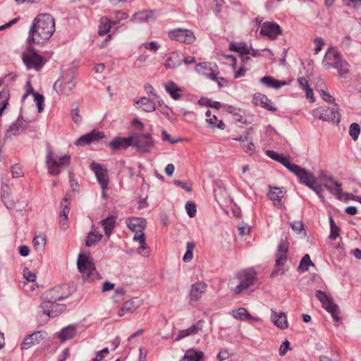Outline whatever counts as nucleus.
<instances>
[{
  "label": "nucleus",
  "instance_id": "f257e3e1",
  "mask_svg": "<svg viewBox=\"0 0 361 361\" xmlns=\"http://www.w3.org/2000/svg\"><path fill=\"white\" fill-rule=\"evenodd\" d=\"M55 31V21L48 13L38 15L30 27L27 42L41 44L46 42Z\"/></svg>",
  "mask_w": 361,
  "mask_h": 361
},
{
  "label": "nucleus",
  "instance_id": "f03ea898",
  "mask_svg": "<svg viewBox=\"0 0 361 361\" xmlns=\"http://www.w3.org/2000/svg\"><path fill=\"white\" fill-rule=\"evenodd\" d=\"M322 65L325 69L331 68L336 69L339 76L341 78H347L349 73L348 63L343 59L341 54L334 47H330L327 49Z\"/></svg>",
  "mask_w": 361,
  "mask_h": 361
},
{
  "label": "nucleus",
  "instance_id": "7ed1b4c3",
  "mask_svg": "<svg viewBox=\"0 0 361 361\" xmlns=\"http://www.w3.org/2000/svg\"><path fill=\"white\" fill-rule=\"evenodd\" d=\"M127 226L135 233L133 240L139 243L137 252L143 257L149 255V248L146 244V238L143 232L146 227V221L142 218L131 217L126 220Z\"/></svg>",
  "mask_w": 361,
  "mask_h": 361
},
{
  "label": "nucleus",
  "instance_id": "20e7f679",
  "mask_svg": "<svg viewBox=\"0 0 361 361\" xmlns=\"http://www.w3.org/2000/svg\"><path fill=\"white\" fill-rule=\"evenodd\" d=\"M256 281V272L253 269H244L232 278L228 286L235 295H240L244 290L253 286Z\"/></svg>",
  "mask_w": 361,
  "mask_h": 361
},
{
  "label": "nucleus",
  "instance_id": "39448f33",
  "mask_svg": "<svg viewBox=\"0 0 361 361\" xmlns=\"http://www.w3.org/2000/svg\"><path fill=\"white\" fill-rule=\"evenodd\" d=\"M78 269L82 274L83 280L92 281L99 278L94 263L85 254H80L77 262Z\"/></svg>",
  "mask_w": 361,
  "mask_h": 361
},
{
  "label": "nucleus",
  "instance_id": "423d86ee",
  "mask_svg": "<svg viewBox=\"0 0 361 361\" xmlns=\"http://www.w3.org/2000/svg\"><path fill=\"white\" fill-rule=\"evenodd\" d=\"M71 161V157L63 155L61 157L54 156L51 151H49L47 155L46 164L49 173L52 176H57L61 173L60 168L68 166Z\"/></svg>",
  "mask_w": 361,
  "mask_h": 361
},
{
  "label": "nucleus",
  "instance_id": "0eeeda50",
  "mask_svg": "<svg viewBox=\"0 0 361 361\" xmlns=\"http://www.w3.org/2000/svg\"><path fill=\"white\" fill-rule=\"evenodd\" d=\"M314 117L325 121L338 123L341 121V114L338 104H334L332 108L318 107L312 111Z\"/></svg>",
  "mask_w": 361,
  "mask_h": 361
},
{
  "label": "nucleus",
  "instance_id": "6e6552de",
  "mask_svg": "<svg viewBox=\"0 0 361 361\" xmlns=\"http://www.w3.org/2000/svg\"><path fill=\"white\" fill-rule=\"evenodd\" d=\"M67 297L66 286L65 285L56 286L44 293L43 298L44 301L41 305V307H48L49 303H56L57 301L63 300Z\"/></svg>",
  "mask_w": 361,
  "mask_h": 361
},
{
  "label": "nucleus",
  "instance_id": "1a4fd4ad",
  "mask_svg": "<svg viewBox=\"0 0 361 361\" xmlns=\"http://www.w3.org/2000/svg\"><path fill=\"white\" fill-rule=\"evenodd\" d=\"M316 297L322 303V307L331 314L334 320L339 322L341 319L339 307L334 302L332 298L322 290H317Z\"/></svg>",
  "mask_w": 361,
  "mask_h": 361
},
{
  "label": "nucleus",
  "instance_id": "9d476101",
  "mask_svg": "<svg viewBox=\"0 0 361 361\" xmlns=\"http://www.w3.org/2000/svg\"><path fill=\"white\" fill-rule=\"evenodd\" d=\"M23 61L27 69L39 71L45 63V59L32 49H28L23 54Z\"/></svg>",
  "mask_w": 361,
  "mask_h": 361
},
{
  "label": "nucleus",
  "instance_id": "9b49d317",
  "mask_svg": "<svg viewBox=\"0 0 361 361\" xmlns=\"http://www.w3.org/2000/svg\"><path fill=\"white\" fill-rule=\"evenodd\" d=\"M132 146L141 152H149L154 147V141L150 134L135 133L132 136Z\"/></svg>",
  "mask_w": 361,
  "mask_h": 361
},
{
  "label": "nucleus",
  "instance_id": "f8f14e48",
  "mask_svg": "<svg viewBox=\"0 0 361 361\" xmlns=\"http://www.w3.org/2000/svg\"><path fill=\"white\" fill-rule=\"evenodd\" d=\"M171 39L180 43L191 44L196 40V37L192 31L188 29L176 28L169 32Z\"/></svg>",
  "mask_w": 361,
  "mask_h": 361
},
{
  "label": "nucleus",
  "instance_id": "ddd939ff",
  "mask_svg": "<svg viewBox=\"0 0 361 361\" xmlns=\"http://www.w3.org/2000/svg\"><path fill=\"white\" fill-rule=\"evenodd\" d=\"M75 86V81L73 76L62 77L54 84V89L60 94L70 95Z\"/></svg>",
  "mask_w": 361,
  "mask_h": 361
},
{
  "label": "nucleus",
  "instance_id": "4468645a",
  "mask_svg": "<svg viewBox=\"0 0 361 361\" xmlns=\"http://www.w3.org/2000/svg\"><path fill=\"white\" fill-rule=\"evenodd\" d=\"M90 169L95 174L98 183L100 184L102 189H107L109 185V176L106 169L100 164L92 162Z\"/></svg>",
  "mask_w": 361,
  "mask_h": 361
},
{
  "label": "nucleus",
  "instance_id": "2eb2a0df",
  "mask_svg": "<svg viewBox=\"0 0 361 361\" xmlns=\"http://www.w3.org/2000/svg\"><path fill=\"white\" fill-rule=\"evenodd\" d=\"M207 290V285L203 281H197L191 286L189 300L190 303L193 305L197 302Z\"/></svg>",
  "mask_w": 361,
  "mask_h": 361
},
{
  "label": "nucleus",
  "instance_id": "dca6fc26",
  "mask_svg": "<svg viewBox=\"0 0 361 361\" xmlns=\"http://www.w3.org/2000/svg\"><path fill=\"white\" fill-rule=\"evenodd\" d=\"M47 336L45 331H37L27 336L21 343L22 349H28L39 344Z\"/></svg>",
  "mask_w": 361,
  "mask_h": 361
},
{
  "label": "nucleus",
  "instance_id": "f3484780",
  "mask_svg": "<svg viewBox=\"0 0 361 361\" xmlns=\"http://www.w3.org/2000/svg\"><path fill=\"white\" fill-rule=\"evenodd\" d=\"M27 126V122L23 118L19 117L9 126L6 132V137H11L12 136L17 135L25 130Z\"/></svg>",
  "mask_w": 361,
  "mask_h": 361
},
{
  "label": "nucleus",
  "instance_id": "a211bd4d",
  "mask_svg": "<svg viewBox=\"0 0 361 361\" xmlns=\"http://www.w3.org/2000/svg\"><path fill=\"white\" fill-rule=\"evenodd\" d=\"M135 106L146 112H153L157 109V98L142 97L135 102Z\"/></svg>",
  "mask_w": 361,
  "mask_h": 361
},
{
  "label": "nucleus",
  "instance_id": "6ab92c4d",
  "mask_svg": "<svg viewBox=\"0 0 361 361\" xmlns=\"http://www.w3.org/2000/svg\"><path fill=\"white\" fill-rule=\"evenodd\" d=\"M104 137V135L103 133L94 130L90 133L81 136L76 140L75 144L77 146H85L86 145L90 144L91 142L98 141Z\"/></svg>",
  "mask_w": 361,
  "mask_h": 361
},
{
  "label": "nucleus",
  "instance_id": "aec40b11",
  "mask_svg": "<svg viewBox=\"0 0 361 361\" xmlns=\"http://www.w3.org/2000/svg\"><path fill=\"white\" fill-rule=\"evenodd\" d=\"M260 34L267 36L270 39H275L281 34V28L276 23L266 22L261 27Z\"/></svg>",
  "mask_w": 361,
  "mask_h": 361
},
{
  "label": "nucleus",
  "instance_id": "412c9836",
  "mask_svg": "<svg viewBox=\"0 0 361 361\" xmlns=\"http://www.w3.org/2000/svg\"><path fill=\"white\" fill-rule=\"evenodd\" d=\"M289 243L286 240H282L278 246L276 252V266H283L287 260V252L288 250Z\"/></svg>",
  "mask_w": 361,
  "mask_h": 361
},
{
  "label": "nucleus",
  "instance_id": "4be33fe9",
  "mask_svg": "<svg viewBox=\"0 0 361 361\" xmlns=\"http://www.w3.org/2000/svg\"><path fill=\"white\" fill-rule=\"evenodd\" d=\"M109 146L113 151L126 149L132 146V137H116L109 142Z\"/></svg>",
  "mask_w": 361,
  "mask_h": 361
},
{
  "label": "nucleus",
  "instance_id": "5701e85b",
  "mask_svg": "<svg viewBox=\"0 0 361 361\" xmlns=\"http://www.w3.org/2000/svg\"><path fill=\"white\" fill-rule=\"evenodd\" d=\"M203 323L204 322L202 320H200L197 323L192 324L188 329L180 331L176 340L180 341L187 336L197 334L200 331H202Z\"/></svg>",
  "mask_w": 361,
  "mask_h": 361
},
{
  "label": "nucleus",
  "instance_id": "b1692460",
  "mask_svg": "<svg viewBox=\"0 0 361 361\" xmlns=\"http://www.w3.org/2000/svg\"><path fill=\"white\" fill-rule=\"evenodd\" d=\"M166 92L175 100L181 98L183 90L173 81L170 80L164 84Z\"/></svg>",
  "mask_w": 361,
  "mask_h": 361
},
{
  "label": "nucleus",
  "instance_id": "393cba45",
  "mask_svg": "<svg viewBox=\"0 0 361 361\" xmlns=\"http://www.w3.org/2000/svg\"><path fill=\"white\" fill-rule=\"evenodd\" d=\"M156 19V16L154 11H142L135 13L131 20L137 23H149L153 21Z\"/></svg>",
  "mask_w": 361,
  "mask_h": 361
},
{
  "label": "nucleus",
  "instance_id": "a878e982",
  "mask_svg": "<svg viewBox=\"0 0 361 361\" xmlns=\"http://www.w3.org/2000/svg\"><path fill=\"white\" fill-rule=\"evenodd\" d=\"M252 102L255 104L263 107L269 111L276 110V108L272 105L271 102L264 94L260 93L254 94Z\"/></svg>",
  "mask_w": 361,
  "mask_h": 361
},
{
  "label": "nucleus",
  "instance_id": "bb28decb",
  "mask_svg": "<svg viewBox=\"0 0 361 361\" xmlns=\"http://www.w3.org/2000/svg\"><path fill=\"white\" fill-rule=\"evenodd\" d=\"M103 238V235L99 231L94 225L92 226L91 231L88 233L85 244L87 247L96 245Z\"/></svg>",
  "mask_w": 361,
  "mask_h": 361
},
{
  "label": "nucleus",
  "instance_id": "cd10ccee",
  "mask_svg": "<svg viewBox=\"0 0 361 361\" xmlns=\"http://www.w3.org/2000/svg\"><path fill=\"white\" fill-rule=\"evenodd\" d=\"M271 319L274 324L281 329L288 328V321L284 312H277L274 310H271Z\"/></svg>",
  "mask_w": 361,
  "mask_h": 361
},
{
  "label": "nucleus",
  "instance_id": "c85d7f7f",
  "mask_svg": "<svg viewBox=\"0 0 361 361\" xmlns=\"http://www.w3.org/2000/svg\"><path fill=\"white\" fill-rule=\"evenodd\" d=\"M42 309L43 313L48 316L49 318H51L55 317L59 314L63 312L66 309V306L64 305L57 304L56 302L49 303V305H48V307Z\"/></svg>",
  "mask_w": 361,
  "mask_h": 361
},
{
  "label": "nucleus",
  "instance_id": "c756f323",
  "mask_svg": "<svg viewBox=\"0 0 361 361\" xmlns=\"http://www.w3.org/2000/svg\"><path fill=\"white\" fill-rule=\"evenodd\" d=\"M76 326L68 325L66 327L62 329L60 332L58 333L57 337L61 342H64L67 340H70L74 338L76 335Z\"/></svg>",
  "mask_w": 361,
  "mask_h": 361
},
{
  "label": "nucleus",
  "instance_id": "7c9ffc66",
  "mask_svg": "<svg viewBox=\"0 0 361 361\" xmlns=\"http://www.w3.org/2000/svg\"><path fill=\"white\" fill-rule=\"evenodd\" d=\"M297 177L301 183L305 184L308 188L312 186L317 180L316 177L311 172L305 170L303 168L298 174Z\"/></svg>",
  "mask_w": 361,
  "mask_h": 361
},
{
  "label": "nucleus",
  "instance_id": "2f4dec72",
  "mask_svg": "<svg viewBox=\"0 0 361 361\" xmlns=\"http://www.w3.org/2000/svg\"><path fill=\"white\" fill-rule=\"evenodd\" d=\"M116 217L114 215H110L106 219L100 221L101 225L103 226L105 235L109 239L116 225Z\"/></svg>",
  "mask_w": 361,
  "mask_h": 361
},
{
  "label": "nucleus",
  "instance_id": "473e14b6",
  "mask_svg": "<svg viewBox=\"0 0 361 361\" xmlns=\"http://www.w3.org/2000/svg\"><path fill=\"white\" fill-rule=\"evenodd\" d=\"M140 303L135 299H131L126 302L120 308L118 315L121 317L126 313H132L138 308Z\"/></svg>",
  "mask_w": 361,
  "mask_h": 361
},
{
  "label": "nucleus",
  "instance_id": "72a5a7b5",
  "mask_svg": "<svg viewBox=\"0 0 361 361\" xmlns=\"http://www.w3.org/2000/svg\"><path fill=\"white\" fill-rule=\"evenodd\" d=\"M183 55L177 52H172L166 59L165 67L166 68H175L181 65Z\"/></svg>",
  "mask_w": 361,
  "mask_h": 361
},
{
  "label": "nucleus",
  "instance_id": "f704fd0d",
  "mask_svg": "<svg viewBox=\"0 0 361 361\" xmlns=\"http://www.w3.org/2000/svg\"><path fill=\"white\" fill-rule=\"evenodd\" d=\"M204 354L202 351L197 350L193 348L186 350L183 360L187 361H204Z\"/></svg>",
  "mask_w": 361,
  "mask_h": 361
},
{
  "label": "nucleus",
  "instance_id": "c9c22d12",
  "mask_svg": "<svg viewBox=\"0 0 361 361\" xmlns=\"http://www.w3.org/2000/svg\"><path fill=\"white\" fill-rule=\"evenodd\" d=\"M233 316L241 320H250L254 322H260L261 319L258 317H252L247 310L243 307H240L233 312Z\"/></svg>",
  "mask_w": 361,
  "mask_h": 361
},
{
  "label": "nucleus",
  "instance_id": "e433bc0d",
  "mask_svg": "<svg viewBox=\"0 0 361 361\" xmlns=\"http://www.w3.org/2000/svg\"><path fill=\"white\" fill-rule=\"evenodd\" d=\"M286 191L283 188H271L269 193L270 200L274 201L275 206H279L281 204V198L284 196Z\"/></svg>",
  "mask_w": 361,
  "mask_h": 361
},
{
  "label": "nucleus",
  "instance_id": "4c0bfd02",
  "mask_svg": "<svg viewBox=\"0 0 361 361\" xmlns=\"http://www.w3.org/2000/svg\"><path fill=\"white\" fill-rule=\"evenodd\" d=\"M116 25V23L110 20L107 17L103 16L100 18V24L99 26V35H104L108 33L111 27Z\"/></svg>",
  "mask_w": 361,
  "mask_h": 361
},
{
  "label": "nucleus",
  "instance_id": "58836bf2",
  "mask_svg": "<svg viewBox=\"0 0 361 361\" xmlns=\"http://www.w3.org/2000/svg\"><path fill=\"white\" fill-rule=\"evenodd\" d=\"M261 82L269 87L279 89L286 85V81H280L271 76H264L261 78Z\"/></svg>",
  "mask_w": 361,
  "mask_h": 361
},
{
  "label": "nucleus",
  "instance_id": "ea45409f",
  "mask_svg": "<svg viewBox=\"0 0 361 361\" xmlns=\"http://www.w3.org/2000/svg\"><path fill=\"white\" fill-rule=\"evenodd\" d=\"M205 115L207 117V122L210 125L211 127H217L219 129H224V123L221 120H218L217 117L215 115H213L212 116L210 110H207L205 113Z\"/></svg>",
  "mask_w": 361,
  "mask_h": 361
},
{
  "label": "nucleus",
  "instance_id": "a19ab883",
  "mask_svg": "<svg viewBox=\"0 0 361 361\" xmlns=\"http://www.w3.org/2000/svg\"><path fill=\"white\" fill-rule=\"evenodd\" d=\"M195 70L199 73H201L212 80H217L216 75L214 71H211V68L208 70L204 64H197L195 67Z\"/></svg>",
  "mask_w": 361,
  "mask_h": 361
},
{
  "label": "nucleus",
  "instance_id": "79ce46f5",
  "mask_svg": "<svg viewBox=\"0 0 361 361\" xmlns=\"http://www.w3.org/2000/svg\"><path fill=\"white\" fill-rule=\"evenodd\" d=\"M9 92L8 90H3L0 92V117L2 116L4 110L8 105Z\"/></svg>",
  "mask_w": 361,
  "mask_h": 361
},
{
  "label": "nucleus",
  "instance_id": "37998d69",
  "mask_svg": "<svg viewBox=\"0 0 361 361\" xmlns=\"http://www.w3.org/2000/svg\"><path fill=\"white\" fill-rule=\"evenodd\" d=\"M46 237L43 234L35 235L33 238V247L36 251L43 250L46 245Z\"/></svg>",
  "mask_w": 361,
  "mask_h": 361
},
{
  "label": "nucleus",
  "instance_id": "c03bdc74",
  "mask_svg": "<svg viewBox=\"0 0 361 361\" xmlns=\"http://www.w3.org/2000/svg\"><path fill=\"white\" fill-rule=\"evenodd\" d=\"M230 49L238 52L241 55H247L250 53V47L245 43H232L230 46Z\"/></svg>",
  "mask_w": 361,
  "mask_h": 361
},
{
  "label": "nucleus",
  "instance_id": "a18cd8bd",
  "mask_svg": "<svg viewBox=\"0 0 361 361\" xmlns=\"http://www.w3.org/2000/svg\"><path fill=\"white\" fill-rule=\"evenodd\" d=\"M329 180L331 181L332 184H324V186L332 194L337 196L341 195V184H339L337 181L333 180L332 178H329Z\"/></svg>",
  "mask_w": 361,
  "mask_h": 361
},
{
  "label": "nucleus",
  "instance_id": "49530a36",
  "mask_svg": "<svg viewBox=\"0 0 361 361\" xmlns=\"http://www.w3.org/2000/svg\"><path fill=\"white\" fill-rule=\"evenodd\" d=\"M266 154L270 157L271 159L276 161L281 164H283L285 161H286V159L288 157L285 156L283 154H280L275 151L273 150H267Z\"/></svg>",
  "mask_w": 361,
  "mask_h": 361
},
{
  "label": "nucleus",
  "instance_id": "de8ad7c7",
  "mask_svg": "<svg viewBox=\"0 0 361 361\" xmlns=\"http://www.w3.org/2000/svg\"><path fill=\"white\" fill-rule=\"evenodd\" d=\"M68 195H66L65 197L62 200L61 202V211L60 214L61 218L68 219V215L70 211L69 208V202H68Z\"/></svg>",
  "mask_w": 361,
  "mask_h": 361
},
{
  "label": "nucleus",
  "instance_id": "09e8293b",
  "mask_svg": "<svg viewBox=\"0 0 361 361\" xmlns=\"http://www.w3.org/2000/svg\"><path fill=\"white\" fill-rule=\"evenodd\" d=\"M195 248V244L192 242H188L186 244V252L183 257V260L185 262H189L193 257V250Z\"/></svg>",
  "mask_w": 361,
  "mask_h": 361
},
{
  "label": "nucleus",
  "instance_id": "8fccbe9b",
  "mask_svg": "<svg viewBox=\"0 0 361 361\" xmlns=\"http://www.w3.org/2000/svg\"><path fill=\"white\" fill-rule=\"evenodd\" d=\"M310 265L314 266V264L312 262L310 255L306 254L302 258L298 268L302 271H305L308 270V268Z\"/></svg>",
  "mask_w": 361,
  "mask_h": 361
},
{
  "label": "nucleus",
  "instance_id": "3c124183",
  "mask_svg": "<svg viewBox=\"0 0 361 361\" xmlns=\"http://www.w3.org/2000/svg\"><path fill=\"white\" fill-rule=\"evenodd\" d=\"M157 109L163 115L168 116L169 114L170 109L167 105L165 104L161 97H157Z\"/></svg>",
  "mask_w": 361,
  "mask_h": 361
},
{
  "label": "nucleus",
  "instance_id": "603ef678",
  "mask_svg": "<svg viewBox=\"0 0 361 361\" xmlns=\"http://www.w3.org/2000/svg\"><path fill=\"white\" fill-rule=\"evenodd\" d=\"M234 140L240 142L241 146L243 144H245V142L252 140V128H248L247 130H245L243 135L235 138Z\"/></svg>",
  "mask_w": 361,
  "mask_h": 361
},
{
  "label": "nucleus",
  "instance_id": "864d4df0",
  "mask_svg": "<svg viewBox=\"0 0 361 361\" xmlns=\"http://www.w3.org/2000/svg\"><path fill=\"white\" fill-rule=\"evenodd\" d=\"M286 169H288L290 171L295 173L297 176L298 174L300 172L302 168H301L300 166L296 165L295 164H292L290 161L289 157L286 159V161L284 162L283 164Z\"/></svg>",
  "mask_w": 361,
  "mask_h": 361
},
{
  "label": "nucleus",
  "instance_id": "5fc2aeb1",
  "mask_svg": "<svg viewBox=\"0 0 361 361\" xmlns=\"http://www.w3.org/2000/svg\"><path fill=\"white\" fill-rule=\"evenodd\" d=\"M330 228H331V233L329 235V238L332 240H335L338 238L339 235V231L340 228L336 224L332 217H330Z\"/></svg>",
  "mask_w": 361,
  "mask_h": 361
},
{
  "label": "nucleus",
  "instance_id": "6e6d98bb",
  "mask_svg": "<svg viewBox=\"0 0 361 361\" xmlns=\"http://www.w3.org/2000/svg\"><path fill=\"white\" fill-rule=\"evenodd\" d=\"M360 133V128L357 123H353L349 128V134L354 140H357Z\"/></svg>",
  "mask_w": 361,
  "mask_h": 361
},
{
  "label": "nucleus",
  "instance_id": "4d7b16f0",
  "mask_svg": "<svg viewBox=\"0 0 361 361\" xmlns=\"http://www.w3.org/2000/svg\"><path fill=\"white\" fill-rule=\"evenodd\" d=\"M161 140L163 141H167L171 144H176L182 140L180 137H171V135L166 130L161 131Z\"/></svg>",
  "mask_w": 361,
  "mask_h": 361
},
{
  "label": "nucleus",
  "instance_id": "13d9d810",
  "mask_svg": "<svg viewBox=\"0 0 361 361\" xmlns=\"http://www.w3.org/2000/svg\"><path fill=\"white\" fill-rule=\"evenodd\" d=\"M34 100L37 106L38 111L39 113L42 112L43 108V102H44V97L42 94L39 93H34Z\"/></svg>",
  "mask_w": 361,
  "mask_h": 361
},
{
  "label": "nucleus",
  "instance_id": "bf43d9fd",
  "mask_svg": "<svg viewBox=\"0 0 361 361\" xmlns=\"http://www.w3.org/2000/svg\"><path fill=\"white\" fill-rule=\"evenodd\" d=\"M310 188L315 192V193L322 200H324L323 188L322 185L317 182V180L315 182V183L310 186Z\"/></svg>",
  "mask_w": 361,
  "mask_h": 361
},
{
  "label": "nucleus",
  "instance_id": "052dcab7",
  "mask_svg": "<svg viewBox=\"0 0 361 361\" xmlns=\"http://www.w3.org/2000/svg\"><path fill=\"white\" fill-rule=\"evenodd\" d=\"M186 212L190 217H194L196 214V205L192 202H188L185 204Z\"/></svg>",
  "mask_w": 361,
  "mask_h": 361
},
{
  "label": "nucleus",
  "instance_id": "680f3d73",
  "mask_svg": "<svg viewBox=\"0 0 361 361\" xmlns=\"http://www.w3.org/2000/svg\"><path fill=\"white\" fill-rule=\"evenodd\" d=\"M11 175L13 178L23 176V170L18 164H14L11 166Z\"/></svg>",
  "mask_w": 361,
  "mask_h": 361
},
{
  "label": "nucleus",
  "instance_id": "e2e57ef3",
  "mask_svg": "<svg viewBox=\"0 0 361 361\" xmlns=\"http://www.w3.org/2000/svg\"><path fill=\"white\" fill-rule=\"evenodd\" d=\"M2 202L8 209H11L14 207L15 202L12 198L11 193L7 195H4L1 197Z\"/></svg>",
  "mask_w": 361,
  "mask_h": 361
},
{
  "label": "nucleus",
  "instance_id": "0e129e2a",
  "mask_svg": "<svg viewBox=\"0 0 361 361\" xmlns=\"http://www.w3.org/2000/svg\"><path fill=\"white\" fill-rule=\"evenodd\" d=\"M23 276L24 278L30 282H34L36 279V275L35 273L32 272L28 268L25 267L23 269Z\"/></svg>",
  "mask_w": 361,
  "mask_h": 361
},
{
  "label": "nucleus",
  "instance_id": "69168bd1",
  "mask_svg": "<svg viewBox=\"0 0 361 361\" xmlns=\"http://www.w3.org/2000/svg\"><path fill=\"white\" fill-rule=\"evenodd\" d=\"M315 44L314 54H317L322 49L324 45V41L322 37H317L314 40Z\"/></svg>",
  "mask_w": 361,
  "mask_h": 361
},
{
  "label": "nucleus",
  "instance_id": "338daca9",
  "mask_svg": "<svg viewBox=\"0 0 361 361\" xmlns=\"http://www.w3.org/2000/svg\"><path fill=\"white\" fill-rule=\"evenodd\" d=\"M144 90L145 92L149 96H153L152 98H157V97H160L157 91L154 90V88L149 83L145 85Z\"/></svg>",
  "mask_w": 361,
  "mask_h": 361
},
{
  "label": "nucleus",
  "instance_id": "774afa93",
  "mask_svg": "<svg viewBox=\"0 0 361 361\" xmlns=\"http://www.w3.org/2000/svg\"><path fill=\"white\" fill-rule=\"evenodd\" d=\"M109 348H105L102 350L99 351L97 353L96 357L94 359H92V361H101L104 357H105L109 354Z\"/></svg>",
  "mask_w": 361,
  "mask_h": 361
}]
</instances>
